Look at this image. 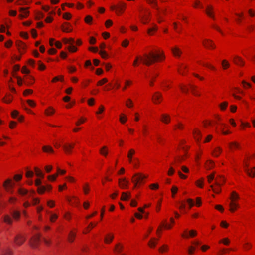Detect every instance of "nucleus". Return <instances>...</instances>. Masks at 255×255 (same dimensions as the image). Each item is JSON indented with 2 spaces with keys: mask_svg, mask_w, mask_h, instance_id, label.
<instances>
[{
  "mask_svg": "<svg viewBox=\"0 0 255 255\" xmlns=\"http://www.w3.org/2000/svg\"><path fill=\"white\" fill-rule=\"evenodd\" d=\"M146 177L145 175L140 173L135 174L132 178V182L134 183V187L137 186L138 183H141Z\"/></svg>",
  "mask_w": 255,
  "mask_h": 255,
  "instance_id": "obj_2",
  "label": "nucleus"
},
{
  "mask_svg": "<svg viewBox=\"0 0 255 255\" xmlns=\"http://www.w3.org/2000/svg\"><path fill=\"white\" fill-rule=\"evenodd\" d=\"M3 221L8 224L11 225L13 222V219L9 215H5L3 216Z\"/></svg>",
  "mask_w": 255,
  "mask_h": 255,
  "instance_id": "obj_17",
  "label": "nucleus"
},
{
  "mask_svg": "<svg viewBox=\"0 0 255 255\" xmlns=\"http://www.w3.org/2000/svg\"><path fill=\"white\" fill-rule=\"evenodd\" d=\"M63 17L66 20H69L71 17V15L69 13H65L63 14Z\"/></svg>",
  "mask_w": 255,
  "mask_h": 255,
  "instance_id": "obj_49",
  "label": "nucleus"
},
{
  "mask_svg": "<svg viewBox=\"0 0 255 255\" xmlns=\"http://www.w3.org/2000/svg\"><path fill=\"white\" fill-rule=\"evenodd\" d=\"M178 188L177 187L173 186L171 189V192L173 194V197H174V195L177 192Z\"/></svg>",
  "mask_w": 255,
  "mask_h": 255,
  "instance_id": "obj_60",
  "label": "nucleus"
},
{
  "mask_svg": "<svg viewBox=\"0 0 255 255\" xmlns=\"http://www.w3.org/2000/svg\"><path fill=\"white\" fill-rule=\"evenodd\" d=\"M40 235L39 234H36L34 236L31 240L30 245L33 247L35 248L36 247L37 243L40 241Z\"/></svg>",
  "mask_w": 255,
  "mask_h": 255,
  "instance_id": "obj_7",
  "label": "nucleus"
},
{
  "mask_svg": "<svg viewBox=\"0 0 255 255\" xmlns=\"http://www.w3.org/2000/svg\"><path fill=\"white\" fill-rule=\"evenodd\" d=\"M68 49L71 52H74L77 50V48L73 45H71V46L68 47Z\"/></svg>",
  "mask_w": 255,
  "mask_h": 255,
  "instance_id": "obj_48",
  "label": "nucleus"
},
{
  "mask_svg": "<svg viewBox=\"0 0 255 255\" xmlns=\"http://www.w3.org/2000/svg\"><path fill=\"white\" fill-rule=\"evenodd\" d=\"M162 56H163L162 54L150 52L148 54H145L143 57H137L133 62V65L136 66L138 60H140L143 64L149 66L153 63L159 60Z\"/></svg>",
  "mask_w": 255,
  "mask_h": 255,
  "instance_id": "obj_1",
  "label": "nucleus"
},
{
  "mask_svg": "<svg viewBox=\"0 0 255 255\" xmlns=\"http://www.w3.org/2000/svg\"><path fill=\"white\" fill-rule=\"evenodd\" d=\"M18 192L21 195H27L28 197H31L34 194H35V191L34 190H31L28 192L27 190L22 188H19Z\"/></svg>",
  "mask_w": 255,
  "mask_h": 255,
  "instance_id": "obj_5",
  "label": "nucleus"
},
{
  "mask_svg": "<svg viewBox=\"0 0 255 255\" xmlns=\"http://www.w3.org/2000/svg\"><path fill=\"white\" fill-rule=\"evenodd\" d=\"M100 153L104 155V156H107L108 154V151L107 150V147L106 146H103L102 148H101L100 150Z\"/></svg>",
  "mask_w": 255,
  "mask_h": 255,
  "instance_id": "obj_31",
  "label": "nucleus"
},
{
  "mask_svg": "<svg viewBox=\"0 0 255 255\" xmlns=\"http://www.w3.org/2000/svg\"><path fill=\"white\" fill-rule=\"evenodd\" d=\"M215 184L216 185L217 187H214L213 185H211L210 187L212 188L214 192L216 193H219L221 191V189L220 187V186L221 185V183H220L216 179H215Z\"/></svg>",
  "mask_w": 255,
  "mask_h": 255,
  "instance_id": "obj_9",
  "label": "nucleus"
},
{
  "mask_svg": "<svg viewBox=\"0 0 255 255\" xmlns=\"http://www.w3.org/2000/svg\"><path fill=\"white\" fill-rule=\"evenodd\" d=\"M113 238H114V236L113 235H111V236L108 235L105 238V242L106 243H109L112 241Z\"/></svg>",
  "mask_w": 255,
  "mask_h": 255,
  "instance_id": "obj_37",
  "label": "nucleus"
},
{
  "mask_svg": "<svg viewBox=\"0 0 255 255\" xmlns=\"http://www.w3.org/2000/svg\"><path fill=\"white\" fill-rule=\"evenodd\" d=\"M92 19H93V18H92V16H90V15H87L86 16V17L85 18V21L87 23L90 24V23H91V22L92 21Z\"/></svg>",
  "mask_w": 255,
  "mask_h": 255,
  "instance_id": "obj_42",
  "label": "nucleus"
},
{
  "mask_svg": "<svg viewBox=\"0 0 255 255\" xmlns=\"http://www.w3.org/2000/svg\"><path fill=\"white\" fill-rule=\"evenodd\" d=\"M161 121L164 123L168 124L170 121V117L169 115L167 114H162Z\"/></svg>",
  "mask_w": 255,
  "mask_h": 255,
  "instance_id": "obj_16",
  "label": "nucleus"
},
{
  "mask_svg": "<svg viewBox=\"0 0 255 255\" xmlns=\"http://www.w3.org/2000/svg\"><path fill=\"white\" fill-rule=\"evenodd\" d=\"M52 187L50 185H47L46 186H41L38 188L37 191L39 194H43L46 190H51Z\"/></svg>",
  "mask_w": 255,
  "mask_h": 255,
  "instance_id": "obj_11",
  "label": "nucleus"
},
{
  "mask_svg": "<svg viewBox=\"0 0 255 255\" xmlns=\"http://www.w3.org/2000/svg\"><path fill=\"white\" fill-rule=\"evenodd\" d=\"M14 185V184L12 183V181L11 179H7L6 180L3 184V186L6 189V190L9 192L10 193H12V191H11L9 188H13Z\"/></svg>",
  "mask_w": 255,
  "mask_h": 255,
  "instance_id": "obj_6",
  "label": "nucleus"
},
{
  "mask_svg": "<svg viewBox=\"0 0 255 255\" xmlns=\"http://www.w3.org/2000/svg\"><path fill=\"white\" fill-rule=\"evenodd\" d=\"M187 201L189 205V208H191L194 205V202L193 200L191 199H188Z\"/></svg>",
  "mask_w": 255,
  "mask_h": 255,
  "instance_id": "obj_58",
  "label": "nucleus"
},
{
  "mask_svg": "<svg viewBox=\"0 0 255 255\" xmlns=\"http://www.w3.org/2000/svg\"><path fill=\"white\" fill-rule=\"evenodd\" d=\"M193 134L194 135V138L197 141L200 140L201 138V132L198 129H195L193 131Z\"/></svg>",
  "mask_w": 255,
  "mask_h": 255,
  "instance_id": "obj_15",
  "label": "nucleus"
},
{
  "mask_svg": "<svg viewBox=\"0 0 255 255\" xmlns=\"http://www.w3.org/2000/svg\"><path fill=\"white\" fill-rule=\"evenodd\" d=\"M233 61L236 64L238 65L243 66L244 64V62L242 59L238 56H235L234 57Z\"/></svg>",
  "mask_w": 255,
  "mask_h": 255,
  "instance_id": "obj_13",
  "label": "nucleus"
},
{
  "mask_svg": "<svg viewBox=\"0 0 255 255\" xmlns=\"http://www.w3.org/2000/svg\"><path fill=\"white\" fill-rule=\"evenodd\" d=\"M13 219L18 220L20 217V212L17 210H13L11 213Z\"/></svg>",
  "mask_w": 255,
  "mask_h": 255,
  "instance_id": "obj_19",
  "label": "nucleus"
},
{
  "mask_svg": "<svg viewBox=\"0 0 255 255\" xmlns=\"http://www.w3.org/2000/svg\"><path fill=\"white\" fill-rule=\"evenodd\" d=\"M239 197L238 195L234 191L232 193L231 199H232V201H233L234 200L239 199Z\"/></svg>",
  "mask_w": 255,
  "mask_h": 255,
  "instance_id": "obj_38",
  "label": "nucleus"
},
{
  "mask_svg": "<svg viewBox=\"0 0 255 255\" xmlns=\"http://www.w3.org/2000/svg\"><path fill=\"white\" fill-rule=\"evenodd\" d=\"M131 196V194L130 192L129 193H126V192H123L122 197H121V200H128Z\"/></svg>",
  "mask_w": 255,
  "mask_h": 255,
  "instance_id": "obj_24",
  "label": "nucleus"
},
{
  "mask_svg": "<svg viewBox=\"0 0 255 255\" xmlns=\"http://www.w3.org/2000/svg\"><path fill=\"white\" fill-rule=\"evenodd\" d=\"M189 234V236H190L191 237H193L197 235V232L195 230H191V231H190Z\"/></svg>",
  "mask_w": 255,
  "mask_h": 255,
  "instance_id": "obj_57",
  "label": "nucleus"
},
{
  "mask_svg": "<svg viewBox=\"0 0 255 255\" xmlns=\"http://www.w3.org/2000/svg\"><path fill=\"white\" fill-rule=\"evenodd\" d=\"M135 153V151L134 149H131L130 150H129V152H128V157L129 159V162L130 163H132V156L133 154H134Z\"/></svg>",
  "mask_w": 255,
  "mask_h": 255,
  "instance_id": "obj_27",
  "label": "nucleus"
},
{
  "mask_svg": "<svg viewBox=\"0 0 255 255\" xmlns=\"http://www.w3.org/2000/svg\"><path fill=\"white\" fill-rule=\"evenodd\" d=\"M222 149L220 147H217L214 149L213 154L214 156L217 157L221 153Z\"/></svg>",
  "mask_w": 255,
  "mask_h": 255,
  "instance_id": "obj_30",
  "label": "nucleus"
},
{
  "mask_svg": "<svg viewBox=\"0 0 255 255\" xmlns=\"http://www.w3.org/2000/svg\"><path fill=\"white\" fill-rule=\"evenodd\" d=\"M149 187L151 189H156L158 188L159 185L158 184H152Z\"/></svg>",
  "mask_w": 255,
  "mask_h": 255,
  "instance_id": "obj_62",
  "label": "nucleus"
},
{
  "mask_svg": "<svg viewBox=\"0 0 255 255\" xmlns=\"http://www.w3.org/2000/svg\"><path fill=\"white\" fill-rule=\"evenodd\" d=\"M25 241V238L21 235H17L14 238L15 244L18 246L21 245Z\"/></svg>",
  "mask_w": 255,
  "mask_h": 255,
  "instance_id": "obj_8",
  "label": "nucleus"
},
{
  "mask_svg": "<svg viewBox=\"0 0 255 255\" xmlns=\"http://www.w3.org/2000/svg\"><path fill=\"white\" fill-rule=\"evenodd\" d=\"M141 22L143 24H146L149 20L148 16H140Z\"/></svg>",
  "mask_w": 255,
  "mask_h": 255,
  "instance_id": "obj_35",
  "label": "nucleus"
},
{
  "mask_svg": "<svg viewBox=\"0 0 255 255\" xmlns=\"http://www.w3.org/2000/svg\"><path fill=\"white\" fill-rule=\"evenodd\" d=\"M107 82V79L106 78H103V79H102L101 80L99 81L98 82L97 85H102L104 83H105Z\"/></svg>",
  "mask_w": 255,
  "mask_h": 255,
  "instance_id": "obj_59",
  "label": "nucleus"
},
{
  "mask_svg": "<svg viewBox=\"0 0 255 255\" xmlns=\"http://www.w3.org/2000/svg\"><path fill=\"white\" fill-rule=\"evenodd\" d=\"M249 164H245V172L251 177H254L255 176V167H254L251 169L249 168Z\"/></svg>",
  "mask_w": 255,
  "mask_h": 255,
  "instance_id": "obj_4",
  "label": "nucleus"
},
{
  "mask_svg": "<svg viewBox=\"0 0 255 255\" xmlns=\"http://www.w3.org/2000/svg\"><path fill=\"white\" fill-rule=\"evenodd\" d=\"M127 118L126 117V116L124 115H120V121L124 124L125 123V122L127 121Z\"/></svg>",
  "mask_w": 255,
  "mask_h": 255,
  "instance_id": "obj_40",
  "label": "nucleus"
},
{
  "mask_svg": "<svg viewBox=\"0 0 255 255\" xmlns=\"http://www.w3.org/2000/svg\"><path fill=\"white\" fill-rule=\"evenodd\" d=\"M220 242L223 243L224 244L226 245H228L230 243V241L228 238H225L223 239L222 240L220 241Z\"/></svg>",
  "mask_w": 255,
  "mask_h": 255,
  "instance_id": "obj_54",
  "label": "nucleus"
},
{
  "mask_svg": "<svg viewBox=\"0 0 255 255\" xmlns=\"http://www.w3.org/2000/svg\"><path fill=\"white\" fill-rule=\"evenodd\" d=\"M154 103H157L161 101L162 95L160 93L156 92L152 97Z\"/></svg>",
  "mask_w": 255,
  "mask_h": 255,
  "instance_id": "obj_14",
  "label": "nucleus"
},
{
  "mask_svg": "<svg viewBox=\"0 0 255 255\" xmlns=\"http://www.w3.org/2000/svg\"><path fill=\"white\" fill-rule=\"evenodd\" d=\"M126 7V4L123 2H119L118 5L116 6H111L110 8L111 10H115L117 8L116 12L117 14L121 13L124 12Z\"/></svg>",
  "mask_w": 255,
  "mask_h": 255,
  "instance_id": "obj_3",
  "label": "nucleus"
},
{
  "mask_svg": "<svg viewBox=\"0 0 255 255\" xmlns=\"http://www.w3.org/2000/svg\"><path fill=\"white\" fill-rule=\"evenodd\" d=\"M239 207V205L234 201H232L230 203V211L233 212L235 211L236 209Z\"/></svg>",
  "mask_w": 255,
  "mask_h": 255,
  "instance_id": "obj_23",
  "label": "nucleus"
},
{
  "mask_svg": "<svg viewBox=\"0 0 255 255\" xmlns=\"http://www.w3.org/2000/svg\"><path fill=\"white\" fill-rule=\"evenodd\" d=\"M33 176V172L31 171H27L26 173V176L28 178L32 177Z\"/></svg>",
  "mask_w": 255,
  "mask_h": 255,
  "instance_id": "obj_61",
  "label": "nucleus"
},
{
  "mask_svg": "<svg viewBox=\"0 0 255 255\" xmlns=\"http://www.w3.org/2000/svg\"><path fill=\"white\" fill-rule=\"evenodd\" d=\"M42 149L44 152H53V149L50 146H43L42 148Z\"/></svg>",
  "mask_w": 255,
  "mask_h": 255,
  "instance_id": "obj_32",
  "label": "nucleus"
},
{
  "mask_svg": "<svg viewBox=\"0 0 255 255\" xmlns=\"http://www.w3.org/2000/svg\"><path fill=\"white\" fill-rule=\"evenodd\" d=\"M28 3V1H27L26 0H19L17 2V4H18V5L27 4Z\"/></svg>",
  "mask_w": 255,
  "mask_h": 255,
  "instance_id": "obj_47",
  "label": "nucleus"
},
{
  "mask_svg": "<svg viewBox=\"0 0 255 255\" xmlns=\"http://www.w3.org/2000/svg\"><path fill=\"white\" fill-rule=\"evenodd\" d=\"M212 10H213V7L211 6H207V7L206 8V13L209 16L214 19V16L213 15Z\"/></svg>",
  "mask_w": 255,
  "mask_h": 255,
  "instance_id": "obj_20",
  "label": "nucleus"
},
{
  "mask_svg": "<svg viewBox=\"0 0 255 255\" xmlns=\"http://www.w3.org/2000/svg\"><path fill=\"white\" fill-rule=\"evenodd\" d=\"M222 65L224 69H226L229 66V63L225 60L222 61Z\"/></svg>",
  "mask_w": 255,
  "mask_h": 255,
  "instance_id": "obj_45",
  "label": "nucleus"
},
{
  "mask_svg": "<svg viewBox=\"0 0 255 255\" xmlns=\"http://www.w3.org/2000/svg\"><path fill=\"white\" fill-rule=\"evenodd\" d=\"M172 51L173 54L175 56H180V54L182 53V52L180 49L177 47L172 48Z\"/></svg>",
  "mask_w": 255,
  "mask_h": 255,
  "instance_id": "obj_22",
  "label": "nucleus"
},
{
  "mask_svg": "<svg viewBox=\"0 0 255 255\" xmlns=\"http://www.w3.org/2000/svg\"><path fill=\"white\" fill-rule=\"evenodd\" d=\"M203 179H201L200 180H199L197 181L196 185L198 187H199L200 188H202L203 187Z\"/></svg>",
  "mask_w": 255,
  "mask_h": 255,
  "instance_id": "obj_50",
  "label": "nucleus"
},
{
  "mask_svg": "<svg viewBox=\"0 0 255 255\" xmlns=\"http://www.w3.org/2000/svg\"><path fill=\"white\" fill-rule=\"evenodd\" d=\"M229 146L231 149L239 148V145L236 142H231L229 144Z\"/></svg>",
  "mask_w": 255,
  "mask_h": 255,
  "instance_id": "obj_36",
  "label": "nucleus"
},
{
  "mask_svg": "<svg viewBox=\"0 0 255 255\" xmlns=\"http://www.w3.org/2000/svg\"><path fill=\"white\" fill-rule=\"evenodd\" d=\"M214 166V163L212 161H209L206 163L207 168L208 169L212 168Z\"/></svg>",
  "mask_w": 255,
  "mask_h": 255,
  "instance_id": "obj_46",
  "label": "nucleus"
},
{
  "mask_svg": "<svg viewBox=\"0 0 255 255\" xmlns=\"http://www.w3.org/2000/svg\"><path fill=\"white\" fill-rule=\"evenodd\" d=\"M227 106H228V102H224L220 105V108L222 110H224L225 109H226Z\"/></svg>",
  "mask_w": 255,
  "mask_h": 255,
  "instance_id": "obj_43",
  "label": "nucleus"
},
{
  "mask_svg": "<svg viewBox=\"0 0 255 255\" xmlns=\"http://www.w3.org/2000/svg\"><path fill=\"white\" fill-rule=\"evenodd\" d=\"M174 171H175V170L173 167H170L169 170L168 172V175H170V176L172 175L173 174V173H174Z\"/></svg>",
  "mask_w": 255,
  "mask_h": 255,
  "instance_id": "obj_64",
  "label": "nucleus"
},
{
  "mask_svg": "<svg viewBox=\"0 0 255 255\" xmlns=\"http://www.w3.org/2000/svg\"><path fill=\"white\" fill-rule=\"evenodd\" d=\"M13 252L9 249H3L1 251V255H12Z\"/></svg>",
  "mask_w": 255,
  "mask_h": 255,
  "instance_id": "obj_25",
  "label": "nucleus"
},
{
  "mask_svg": "<svg viewBox=\"0 0 255 255\" xmlns=\"http://www.w3.org/2000/svg\"><path fill=\"white\" fill-rule=\"evenodd\" d=\"M157 239H156L155 238L152 239L151 240H150L148 243V245L150 247H154L156 245V242L155 241H157Z\"/></svg>",
  "mask_w": 255,
  "mask_h": 255,
  "instance_id": "obj_34",
  "label": "nucleus"
},
{
  "mask_svg": "<svg viewBox=\"0 0 255 255\" xmlns=\"http://www.w3.org/2000/svg\"><path fill=\"white\" fill-rule=\"evenodd\" d=\"M74 147V145L71 144H65L63 146V148L67 153L71 152V149Z\"/></svg>",
  "mask_w": 255,
  "mask_h": 255,
  "instance_id": "obj_21",
  "label": "nucleus"
},
{
  "mask_svg": "<svg viewBox=\"0 0 255 255\" xmlns=\"http://www.w3.org/2000/svg\"><path fill=\"white\" fill-rule=\"evenodd\" d=\"M27 103L28 105L31 107H34L35 106V103L34 102L31 100H28L27 101Z\"/></svg>",
  "mask_w": 255,
  "mask_h": 255,
  "instance_id": "obj_63",
  "label": "nucleus"
},
{
  "mask_svg": "<svg viewBox=\"0 0 255 255\" xmlns=\"http://www.w3.org/2000/svg\"><path fill=\"white\" fill-rule=\"evenodd\" d=\"M190 87L191 88L192 91L193 93L196 96H199L200 94L198 93L197 91H196V87L194 85H190Z\"/></svg>",
  "mask_w": 255,
  "mask_h": 255,
  "instance_id": "obj_41",
  "label": "nucleus"
},
{
  "mask_svg": "<svg viewBox=\"0 0 255 255\" xmlns=\"http://www.w3.org/2000/svg\"><path fill=\"white\" fill-rule=\"evenodd\" d=\"M16 45L19 51L21 50H24L25 48V44L21 41H17L16 42Z\"/></svg>",
  "mask_w": 255,
  "mask_h": 255,
  "instance_id": "obj_26",
  "label": "nucleus"
},
{
  "mask_svg": "<svg viewBox=\"0 0 255 255\" xmlns=\"http://www.w3.org/2000/svg\"><path fill=\"white\" fill-rule=\"evenodd\" d=\"M203 44L206 47H207V48L212 47L213 48H215V46L214 45V44L213 43V42L210 40L205 39L203 41Z\"/></svg>",
  "mask_w": 255,
  "mask_h": 255,
  "instance_id": "obj_18",
  "label": "nucleus"
},
{
  "mask_svg": "<svg viewBox=\"0 0 255 255\" xmlns=\"http://www.w3.org/2000/svg\"><path fill=\"white\" fill-rule=\"evenodd\" d=\"M214 173L211 174V175L208 176L207 177V178H208V181L209 182V183H211V181L214 179Z\"/></svg>",
  "mask_w": 255,
  "mask_h": 255,
  "instance_id": "obj_53",
  "label": "nucleus"
},
{
  "mask_svg": "<svg viewBox=\"0 0 255 255\" xmlns=\"http://www.w3.org/2000/svg\"><path fill=\"white\" fill-rule=\"evenodd\" d=\"M126 106L128 107H132L133 106L132 102L131 99H128L126 102Z\"/></svg>",
  "mask_w": 255,
  "mask_h": 255,
  "instance_id": "obj_51",
  "label": "nucleus"
},
{
  "mask_svg": "<svg viewBox=\"0 0 255 255\" xmlns=\"http://www.w3.org/2000/svg\"><path fill=\"white\" fill-rule=\"evenodd\" d=\"M158 29V27L155 25H153V27L148 29L147 32L149 34L151 35V32L156 31Z\"/></svg>",
  "mask_w": 255,
  "mask_h": 255,
  "instance_id": "obj_33",
  "label": "nucleus"
},
{
  "mask_svg": "<svg viewBox=\"0 0 255 255\" xmlns=\"http://www.w3.org/2000/svg\"><path fill=\"white\" fill-rule=\"evenodd\" d=\"M44 17V14L40 12H38L36 16H35V19L36 20H39L41 18H42Z\"/></svg>",
  "mask_w": 255,
  "mask_h": 255,
  "instance_id": "obj_44",
  "label": "nucleus"
},
{
  "mask_svg": "<svg viewBox=\"0 0 255 255\" xmlns=\"http://www.w3.org/2000/svg\"><path fill=\"white\" fill-rule=\"evenodd\" d=\"M62 29L64 32H69L72 31L71 29H69L68 27H65L64 25L62 26Z\"/></svg>",
  "mask_w": 255,
  "mask_h": 255,
  "instance_id": "obj_56",
  "label": "nucleus"
},
{
  "mask_svg": "<svg viewBox=\"0 0 255 255\" xmlns=\"http://www.w3.org/2000/svg\"><path fill=\"white\" fill-rule=\"evenodd\" d=\"M76 236V233L73 232V231H71L68 237V241L70 242H73L74 241L75 237Z\"/></svg>",
  "mask_w": 255,
  "mask_h": 255,
  "instance_id": "obj_28",
  "label": "nucleus"
},
{
  "mask_svg": "<svg viewBox=\"0 0 255 255\" xmlns=\"http://www.w3.org/2000/svg\"><path fill=\"white\" fill-rule=\"evenodd\" d=\"M45 114L47 115L53 114L54 113V110L52 107H49L48 110H45Z\"/></svg>",
  "mask_w": 255,
  "mask_h": 255,
  "instance_id": "obj_39",
  "label": "nucleus"
},
{
  "mask_svg": "<svg viewBox=\"0 0 255 255\" xmlns=\"http://www.w3.org/2000/svg\"><path fill=\"white\" fill-rule=\"evenodd\" d=\"M35 174L37 176L41 177L43 178L44 177V174L41 172V171L37 167H35L34 168Z\"/></svg>",
  "mask_w": 255,
  "mask_h": 255,
  "instance_id": "obj_29",
  "label": "nucleus"
},
{
  "mask_svg": "<svg viewBox=\"0 0 255 255\" xmlns=\"http://www.w3.org/2000/svg\"><path fill=\"white\" fill-rule=\"evenodd\" d=\"M195 250V247L191 246L189 247V248L188 250V252L190 255H192L194 253Z\"/></svg>",
  "mask_w": 255,
  "mask_h": 255,
  "instance_id": "obj_52",
  "label": "nucleus"
},
{
  "mask_svg": "<svg viewBox=\"0 0 255 255\" xmlns=\"http://www.w3.org/2000/svg\"><path fill=\"white\" fill-rule=\"evenodd\" d=\"M119 184L121 188H126L128 187V182L126 181L125 178L120 179Z\"/></svg>",
  "mask_w": 255,
  "mask_h": 255,
  "instance_id": "obj_12",
  "label": "nucleus"
},
{
  "mask_svg": "<svg viewBox=\"0 0 255 255\" xmlns=\"http://www.w3.org/2000/svg\"><path fill=\"white\" fill-rule=\"evenodd\" d=\"M99 54L101 55L103 58H107V54L105 51H101L99 52Z\"/></svg>",
  "mask_w": 255,
  "mask_h": 255,
  "instance_id": "obj_55",
  "label": "nucleus"
},
{
  "mask_svg": "<svg viewBox=\"0 0 255 255\" xmlns=\"http://www.w3.org/2000/svg\"><path fill=\"white\" fill-rule=\"evenodd\" d=\"M27 8L21 7L19 8V11L21 13L19 15V17L23 18L27 17L29 15V12L27 10Z\"/></svg>",
  "mask_w": 255,
  "mask_h": 255,
  "instance_id": "obj_10",
  "label": "nucleus"
}]
</instances>
